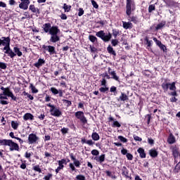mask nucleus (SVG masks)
<instances>
[{"instance_id":"1","label":"nucleus","mask_w":180,"mask_h":180,"mask_svg":"<svg viewBox=\"0 0 180 180\" xmlns=\"http://www.w3.org/2000/svg\"><path fill=\"white\" fill-rule=\"evenodd\" d=\"M44 30L45 33H49L51 34V38L49 41L51 43H57V41H60V29L57 26L51 27V24L46 23L44 25Z\"/></svg>"},{"instance_id":"2","label":"nucleus","mask_w":180,"mask_h":180,"mask_svg":"<svg viewBox=\"0 0 180 180\" xmlns=\"http://www.w3.org/2000/svg\"><path fill=\"white\" fill-rule=\"evenodd\" d=\"M1 146H8L10 151H19V145L11 139H0Z\"/></svg>"},{"instance_id":"3","label":"nucleus","mask_w":180,"mask_h":180,"mask_svg":"<svg viewBox=\"0 0 180 180\" xmlns=\"http://www.w3.org/2000/svg\"><path fill=\"white\" fill-rule=\"evenodd\" d=\"M96 36H97V37H100V39L101 40H103V41H109V40L112 39V35L110 34V33L105 34V32H103V30L96 32Z\"/></svg>"},{"instance_id":"4","label":"nucleus","mask_w":180,"mask_h":180,"mask_svg":"<svg viewBox=\"0 0 180 180\" xmlns=\"http://www.w3.org/2000/svg\"><path fill=\"white\" fill-rule=\"evenodd\" d=\"M172 155L174 159V162H178L180 161V153H179V148L176 147V146H173L171 147Z\"/></svg>"},{"instance_id":"5","label":"nucleus","mask_w":180,"mask_h":180,"mask_svg":"<svg viewBox=\"0 0 180 180\" xmlns=\"http://www.w3.org/2000/svg\"><path fill=\"white\" fill-rule=\"evenodd\" d=\"M134 9H136L134 1L133 0H127V15L130 16Z\"/></svg>"},{"instance_id":"6","label":"nucleus","mask_w":180,"mask_h":180,"mask_svg":"<svg viewBox=\"0 0 180 180\" xmlns=\"http://www.w3.org/2000/svg\"><path fill=\"white\" fill-rule=\"evenodd\" d=\"M1 91H3L2 94L4 95L8 96V98H11V99H13V101H16V96H15V95H13V93H12V91H11V89H9V87L5 88L4 86H1Z\"/></svg>"},{"instance_id":"7","label":"nucleus","mask_w":180,"mask_h":180,"mask_svg":"<svg viewBox=\"0 0 180 180\" xmlns=\"http://www.w3.org/2000/svg\"><path fill=\"white\" fill-rule=\"evenodd\" d=\"M75 117H77V119H79V120H80V122L83 124H86V123H88V120H86V117H85V115H84V112L82 111L76 112Z\"/></svg>"},{"instance_id":"8","label":"nucleus","mask_w":180,"mask_h":180,"mask_svg":"<svg viewBox=\"0 0 180 180\" xmlns=\"http://www.w3.org/2000/svg\"><path fill=\"white\" fill-rule=\"evenodd\" d=\"M162 88L164 91H167L168 89L170 91H176V86H175V82L172 83H163L162 84Z\"/></svg>"},{"instance_id":"9","label":"nucleus","mask_w":180,"mask_h":180,"mask_svg":"<svg viewBox=\"0 0 180 180\" xmlns=\"http://www.w3.org/2000/svg\"><path fill=\"white\" fill-rule=\"evenodd\" d=\"M50 113L51 116H55L56 117H60V116L63 115L61 110H60L59 108H56V106L50 109Z\"/></svg>"},{"instance_id":"10","label":"nucleus","mask_w":180,"mask_h":180,"mask_svg":"<svg viewBox=\"0 0 180 180\" xmlns=\"http://www.w3.org/2000/svg\"><path fill=\"white\" fill-rule=\"evenodd\" d=\"M3 50H4L5 54H8L11 58H13L16 56L15 53L11 49L10 45L4 46Z\"/></svg>"},{"instance_id":"11","label":"nucleus","mask_w":180,"mask_h":180,"mask_svg":"<svg viewBox=\"0 0 180 180\" xmlns=\"http://www.w3.org/2000/svg\"><path fill=\"white\" fill-rule=\"evenodd\" d=\"M0 46H4V47L11 46V38H9V37H1V39H0Z\"/></svg>"},{"instance_id":"12","label":"nucleus","mask_w":180,"mask_h":180,"mask_svg":"<svg viewBox=\"0 0 180 180\" xmlns=\"http://www.w3.org/2000/svg\"><path fill=\"white\" fill-rule=\"evenodd\" d=\"M30 4V1L29 0H21V3L19 4V8L20 9H23L26 11L27 8H29V4Z\"/></svg>"},{"instance_id":"13","label":"nucleus","mask_w":180,"mask_h":180,"mask_svg":"<svg viewBox=\"0 0 180 180\" xmlns=\"http://www.w3.org/2000/svg\"><path fill=\"white\" fill-rule=\"evenodd\" d=\"M39 140V137L34 134H30L28 136L29 144H34Z\"/></svg>"},{"instance_id":"14","label":"nucleus","mask_w":180,"mask_h":180,"mask_svg":"<svg viewBox=\"0 0 180 180\" xmlns=\"http://www.w3.org/2000/svg\"><path fill=\"white\" fill-rule=\"evenodd\" d=\"M0 103L1 105H8V103H9V101H8V96L3 93L0 94Z\"/></svg>"},{"instance_id":"15","label":"nucleus","mask_w":180,"mask_h":180,"mask_svg":"<svg viewBox=\"0 0 180 180\" xmlns=\"http://www.w3.org/2000/svg\"><path fill=\"white\" fill-rule=\"evenodd\" d=\"M42 49H44V50H46V51H49L50 54H56V48L53 46L44 45L42 46Z\"/></svg>"},{"instance_id":"16","label":"nucleus","mask_w":180,"mask_h":180,"mask_svg":"<svg viewBox=\"0 0 180 180\" xmlns=\"http://www.w3.org/2000/svg\"><path fill=\"white\" fill-rule=\"evenodd\" d=\"M122 27L126 30L131 29V27H133V24L130 22L122 21Z\"/></svg>"},{"instance_id":"17","label":"nucleus","mask_w":180,"mask_h":180,"mask_svg":"<svg viewBox=\"0 0 180 180\" xmlns=\"http://www.w3.org/2000/svg\"><path fill=\"white\" fill-rule=\"evenodd\" d=\"M46 63V60L44 59L39 58L37 61V63H34V67L37 68H40L43 64Z\"/></svg>"},{"instance_id":"18","label":"nucleus","mask_w":180,"mask_h":180,"mask_svg":"<svg viewBox=\"0 0 180 180\" xmlns=\"http://www.w3.org/2000/svg\"><path fill=\"white\" fill-rule=\"evenodd\" d=\"M175 141H176L175 136H174L172 134H170L167 139V142L169 143V144H174Z\"/></svg>"},{"instance_id":"19","label":"nucleus","mask_w":180,"mask_h":180,"mask_svg":"<svg viewBox=\"0 0 180 180\" xmlns=\"http://www.w3.org/2000/svg\"><path fill=\"white\" fill-rule=\"evenodd\" d=\"M94 160L97 161V162L102 163L103 161H105V155H101L100 156H96L94 158Z\"/></svg>"},{"instance_id":"20","label":"nucleus","mask_w":180,"mask_h":180,"mask_svg":"<svg viewBox=\"0 0 180 180\" xmlns=\"http://www.w3.org/2000/svg\"><path fill=\"white\" fill-rule=\"evenodd\" d=\"M141 158H146V152H144V149L143 148H139L137 150Z\"/></svg>"},{"instance_id":"21","label":"nucleus","mask_w":180,"mask_h":180,"mask_svg":"<svg viewBox=\"0 0 180 180\" xmlns=\"http://www.w3.org/2000/svg\"><path fill=\"white\" fill-rule=\"evenodd\" d=\"M149 155H150V157L155 158V157H157V155H158V152H157V150L155 149H150L149 150Z\"/></svg>"},{"instance_id":"22","label":"nucleus","mask_w":180,"mask_h":180,"mask_svg":"<svg viewBox=\"0 0 180 180\" xmlns=\"http://www.w3.org/2000/svg\"><path fill=\"white\" fill-rule=\"evenodd\" d=\"M13 51H14V53L15 54V56H18V57H22V51H20V49L18 47H14L13 48Z\"/></svg>"},{"instance_id":"23","label":"nucleus","mask_w":180,"mask_h":180,"mask_svg":"<svg viewBox=\"0 0 180 180\" xmlns=\"http://www.w3.org/2000/svg\"><path fill=\"white\" fill-rule=\"evenodd\" d=\"M33 117H34L33 115H32L30 113H26L23 116L24 120H33Z\"/></svg>"},{"instance_id":"24","label":"nucleus","mask_w":180,"mask_h":180,"mask_svg":"<svg viewBox=\"0 0 180 180\" xmlns=\"http://www.w3.org/2000/svg\"><path fill=\"white\" fill-rule=\"evenodd\" d=\"M91 139H93L94 141H98V140H99L100 139L99 134L96 132H93L91 135Z\"/></svg>"},{"instance_id":"25","label":"nucleus","mask_w":180,"mask_h":180,"mask_svg":"<svg viewBox=\"0 0 180 180\" xmlns=\"http://www.w3.org/2000/svg\"><path fill=\"white\" fill-rule=\"evenodd\" d=\"M165 26V22L162 21L158 24V25L155 27V30H160L162 29Z\"/></svg>"},{"instance_id":"26","label":"nucleus","mask_w":180,"mask_h":180,"mask_svg":"<svg viewBox=\"0 0 180 180\" xmlns=\"http://www.w3.org/2000/svg\"><path fill=\"white\" fill-rule=\"evenodd\" d=\"M127 99H129V98L127 97V95H126V94L122 93L121 96H120V101H127Z\"/></svg>"},{"instance_id":"27","label":"nucleus","mask_w":180,"mask_h":180,"mask_svg":"<svg viewBox=\"0 0 180 180\" xmlns=\"http://www.w3.org/2000/svg\"><path fill=\"white\" fill-rule=\"evenodd\" d=\"M107 50H108V52L110 53V54H112V56H116V52H115L112 46H108Z\"/></svg>"},{"instance_id":"28","label":"nucleus","mask_w":180,"mask_h":180,"mask_svg":"<svg viewBox=\"0 0 180 180\" xmlns=\"http://www.w3.org/2000/svg\"><path fill=\"white\" fill-rule=\"evenodd\" d=\"M18 126H19V124H18V122L16 121L11 122V127H13L14 130H17Z\"/></svg>"},{"instance_id":"29","label":"nucleus","mask_w":180,"mask_h":180,"mask_svg":"<svg viewBox=\"0 0 180 180\" xmlns=\"http://www.w3.org/2000/svg\"><path fill=\"white\" fill-rule=\"evenodd\" d=\"M63 9L65 12H70V11H71V6L67 5V4H64Z\"/></svg>"},{"instance_id":"30","label":"nucleus","mask_w":180,"mask_h":180,"mask_svg":"<svg viewBox=\"0 0 180 180\" xmlns=\"http://www.w3.org/2000/svg\"><path fill=\"white\" fill-rule=\"evenodd\" d=\"M58 162L59 167H62L64 168V164H67V160H65V159H62L61 160H58Z\"/></svg>"},{"instance_id":"31","label":"nucleus","mask_w":180,"mask_h":180,"mask_svg":"<svg viewBox=\"0 0 180 180\" xmlns=\"http://www.w3.org/2000/svg\"><path fill=\"white\" fill-rule=\"evenodd\" d=\"M176 165L174 168V172L178 173L180 171V160L178 161V162H176Z\"/></svg>"},{"instance_id":"32","label":"nucleus","mask_w":180,"mask_h":180,"mask_svg":"<svg viewBox=\"0 0 180 180\" xmlns=\"http://www.w3.org/2000/svg\"><path fill=\"white\" fill-rule=\"evenodd\" d=\"M110 74L112 75L113 79L119 81V77L116 75V72H115V71L110 72Z\"/></svg>"},{"instance_id":"33","label":"nucleus","mask_w":180,"mask_h":180,"mask_svg":"<svg viewBox=\"0 0 180 180\" xmlns=\"http://www.w3.org/2000/svg\"><path fill=\"white\" fill-rule=\"evenodd\" d=\"M145 41L146 42L148 47H151L153 46V41L149 40L148 37L145 38Z\"/></svg>"},{"instance_id":"34","label":"nucleus","mask_w":180,"mask_h":180,"mask_svg":"<svg viewBox=\"0 0 180 180\" xmlns=\"http://www.w3.org/2000/svg\"><path fill=\"white\" fill-rule=\"evenodd\" d=\"M89 39L90 41H91L92 43H95V41H96V40H98L96 37H95L94 35H89Z\"/></svg>"},{"instance_id":"35","label":"nucleus","mask_w":180,"mask_h":180,"mask_svg":"<svg viewBox=\"0 0 180 180\" xmlns=\"http://www.w3.org/2000/svg\"><path fill=\"white\" fill-rule=\"evenodd\" d=\"M73 165L77 168H79V167L81 166V162H79V160H75V162H73Z\"/></svg>"},{"instance_id":"36","label":"nucleus","mask_w":180,"mask_h":180,"mask_svg":"<svg viewBox=\"0 0 180 180\" xmlns=\"http://www.w3.org/2000/svg\"><path fill=\"white\" fill-rule=\"evenodd\" d=\"M122 126L120 123L117 121H113V123L112 124V127H120Z\"/></svg>"},{"instance_id":"37","label":"nucleus","mask_w":180,"mask_h":180,"mask_svg":"<svg viewBox=\"0 0 180 180\" xmlns=\"http://www.w3.org/2000/svg\"><path fill=\"white\" fill-rule=\"evenodd\" d=\"M30 10L32 11V12H33V13H36V12L37 11V8H36V7H34V5L30 6Z\"/></svg>"},{"instance_id":"38","label":"nucleus","mask_w":180,"mask_h":180,"mask_svg":"<svg viewBox=\"0 0 180 180\" xmlns=\"http://www.w3.org/2000/svg\"><path fill=\"white\" fill-rule=\"evenodd\" d=\"M51 91L52 94H53V95H58V91H59L58 90H57V89H56L54 87H51Z\"/></svg>"},{"instance_id":"39","label":"nucleus","mask_w":180,"mask_h":180,"mask_svg":"<svg viewBox=\"0 0 180 180\" xmlns=\"http://www.w3.org/2000/svg\"><path fill=\"white\" fill-rule=\"evenodd\" d=\"M63 101V102L66 105V106H71V105H72V103H71V101H68V100H65V99H63V100H62Z\"/></svg>"},{"instance_id":"40","label":"nucleus","mask_w":180,"mask_h":180,"mask_svg":"<svg viewBox=\"0 0 180 180\" xmlns=\"http://www.w3.org/2000/svg\"><path fill=\"white\" fill-rule=\"evenodd\" d=\"M34 171H37V172H41V169H40V166L36 165L33 167Z\"/></svg>"},{"instance_id":"41","label":"nucleus","mask_w":180,"mask_h":180,"mask_svg":"<svg viewBox=\"0 0 180 180\" xmlns=\"http://www.w3.org/2000/svg\"><path fill=\"white\" fill-rule=\"evenodd\" d=\"M30 88L34 94H37L39 91L33 86V84H30Z\"/></svg>"},{"instance_id":"42","label":"nucleus","mask_w":180,"mask_h":180,"mask_svg":"<svg viewBox=\"0 0 180 180\" xmlns=\"http://www.w3.org/2000/svg\"><path fill=\"white\" fill-rule=\"evenodd\" d=\"M91 4L94 6V8H95L96 9H98L99 8V6L96 3V1H95L94 0H91Z\"/></svg>"},{"instance_id":"43","label":"nucleus","mask_w":180,"mask_h":180,"mask_svg":"<svg viewBox=\"0 0 180 180\" xmlns=\"http://www.w3.org/2000/svg\"><path fill=\"white\" fill-rule=\"evenodd\" d=\"M76 179H77V180H85V176L79 174L76 176Z\"/></svg>"},{"instance_id":"44","label":"nucleus","mask_w":180,"mask_h":180,"mask_svg":"<svg viewBox=\"0 0 180 180\" xmlns=\"http://www.w3.org/2000/svg\"><path fill=\"white\" fill-rule=\"evenodd\" d=\"M51 178H53V174H48L46 176H45L44 177V180H49V179H51Z\"/></svg>"},{"instance_id":"45","label":"nucleus","mask_w":180,"mask_h":180,"mask_svg":"<svg viewBox=\"0 0 180 180\" xmlns=\"http://www.w3.org/2000/svg\"><path fill=\"white\" fill-rule=\"evenodd\" d=\"M99 91H100V92H103V93H105V92H106L107 91H109V88H108V87H101V88L99 89Z\"/></svg>"},{"instance_id":"46","label":"nucleus","mask_w":180,"mask_h":180,"mask_svg":"<svg viewBox=\"0 0 180 180\" xmlns=\"http://www.w3.org/2000/svg\"><path fill=\"white\" fill-rule=\"evenodd\" d=\"M153 41L156 43V44L158 46V47L160 46L161 44H162V43H161V41L158 39H157V38L154 37L153 38Z\"/></svg>"},{"instance_id":"47","label":"nucleus","mask_w":180,"mask_h":180,"mask_svg":"<svg viewBox=\"0 0 180 180\" xmlns=\"http://www.w3.org/2000/svg\"><path fill=\"white\" fill-rule=\"evenodd\" d=\"M119 140H120V141H122V143H127V139L122 136H118Z\"/></svg>"},{"instance_id":"48","label":"nucleus","mask_w":180,"mask_h":180,"mask_svg":"<svg viewBox=\"0 0 180 180\" xmlns=\"http://www.w3.org/2000/svg\"><path fill=\"white\" fill-rule=\"evenodd\" d=\"M126 157L129 161H131V160H133V155H131V153H127Z\"/></svg>"},{"instance_id":"49","label":"nucleus","mask_w":180,"mask_h":180,"mask_svg":"<svg viewBox=\"0 0 180 180\" xmlns=\"http://www.w3.org/2000/svg\"><path fill=\"white\" fill-rule=\"evenodd\" d=\"M155 10V5H150L148 8V11L151 13L152 11Z\"/></svg>"},{"instance_id":"50","label":"nucleus","mask_w":180,"mask_h":180,"mask_svg":"<svg viewBox=\"0 0 180 180\" xmlns=\"http://www.w3.org/2000/svg\"><path fill=\"white\" fill-rule=\"evenodd\" d=\"M111 43H112V46H116L118 44L119 41H117V39H112L111 41Z\"/></svg>"},{"instance_id":"51","label":"nucleus","mask_w":180,"mask_h":180,"mask_svg":"<svg viewBox=\"0 0 180 180\" xmlns=\"http://www.w3.org/2000/svg\"><path fill=\"white\" fill-rule=\"evenodd\" d=\"M92 155H99V151L98 150H91Z\"/></svg>"},{"instance_id":"52","label":"nucleus","mask_w":180,"mask_h":180,"mask_svg":"<svg viewBox=\"0 0 180 180\" xmlns=\"http://www.w3.org/2000/svg\"><path fill=\"white\" fill-rule=\"evenodd\" d=\"M0 68H1V70H6V64L0 62Z\"/></svg>"},{"instance_id":"53","label":"nucleus","mask_w":180,"mask_h":180,"mask_svg":"<svg viewBox=\"0 0 180 180\" xmlns=\"http://www.w3.org/2000/svg\"><path fill=\"white\" fill-rule=\"evenodd\" d=\"M63 134H67L68 133V128H63L61 129Z\"/></svg>"},{"instance_id":"54","label":"nucleus","mask_w":180,"mask_h":180,"mask_svg":"<svg viewBox=\"0 0 180 180\" xmlns=\"http://www.w3.org/2000/svg\"><path fill=\"white\" fill-rule=\"evenodd\" d=\"M159 47L163 51H165V50H167V47L165 46V45H164L162 44H161Z\"/></svg>"},{"instance_id":"55","label":"nucleus","mask_w":180,"mask_h":180,"mask_svg":"<svg viewBox=\"0 0 180 180\" xmlns=\"http://www.w3.org/2000/svg\"><path fill=\"white\" fill-rule=\"evenodd\" d=\"M69 167L72 171H75V166H74V163H70Z\"/></svg>"},{"instance_id":"56","label":"nucleus","mask_w":180,"mask_h":180,"mask_svg":"<svg viewBox=\"0 0 180 180\" xmlns=\"http://www.w3.org/2000/svg\"><path fill=\"white\" fill-rule=\"evenodd\" d=\"M64 169V167H63L62 166H58L57 167V169H56V174H58V172H60V171H61V169Z\"/></svg>"},{"instance_id":"57","label":"nucleus","mask_w":180,"mask_h":180,"mask_svg":"<svg viewBox=\"0 0 180 180\" xmlns=\"http://www.w3.org/2000/svg\"><path fill=\"white\" fill-rule=\"evenodd\" d=\"M84 15V10L82 8H79L78 16H82Z\"/></svg>"},{"instance_id":"58","label":"nucleus","mask_w":180,"mask_h":180,"mask_svg":"<svg viewBox=\"0 0 180 180\" xmlns=\"http://www.w3.org/2000/svg\"><path fill=\"white\" fill-rule=\"evenodd\" d=\"M8 4L12 6L13 5H15L16 1L15 0H8Z\"/></svg>"},{"instance_id":"59","label":"nucleus","mask_w":180,"mask_h":180,"mask_svg":"<svg viewBox=\"0 0 180 180\" xmlns=\"http://www.w3.org/2000/svg\"><path fill=\"white\" fill-rule=\"evenodd\" d=\"M112 34H113L114 37H117V34H119V31H116V30H113Z\"/></svg>"},{"instance_id":"60","label":"nucleus","mask_w":180,"mask_h":180,"mask_svg":"<svg viewBox=\"0 0 180 180\" xmlns=\"http://www.w3.org/2000/svg\"><path fill=\"white\" fill-rule=\"evenodd\" d=\"M134 139L136 141H141V138H140L139 136H137L136 135L134 136Z\"/></svg>"},{"instance_id":"61","label":"nucleus","mask_w":180,"mask_h":180,"mask_svg":"<svg viewBox=\"0 0 180 180\" xmlns=\"http://www.w3.org/2000/svg\"><path fill=\"white\" fill-rule=\"evenodd\" d=\"M0 8H6V4L4 1H0Z\"/></svg>"},{"instance_id":"62","label":"nucleus","mask_w":180,"mask_h":180,"mask_svg":"<svg viewBox=\"0 0 180 180\" xmlns=\"http://www.w3.org/2000/svg\"><path fill=\"white\" fill-rule=\"evenodd\" d=\"M86 144H88V146H94V143L92 141V140H88L86 141Z\"/></svg>"},{"instance_id":"63","label":"nucleus","mask_w":180,"mask_h":180,"mask_svg":"<svg viewBox=\"0 0 180 180\" xmlns=\"http://www.w3.org/2000/svg\"><path fill=\"white\" fill-rule=\"evenodd\" d=\"M121 153L123 155H127L128 154L127 150L124 148L121 150Z\"/></svg>"},{"instance_id":"64","label":"nucleus","mask_w":180,"mask_h":180,"mask_svg":"<svg viewBox=\"0 0 180 180\" xmlns=\"http://www.w3.org/2000/svg\"><path fill=\"white\" fill-rule=\"evenodd\" d=\"M90 49L91 53H96V48L94 47V46H90Z\"/></svg>"}]
</instances>
